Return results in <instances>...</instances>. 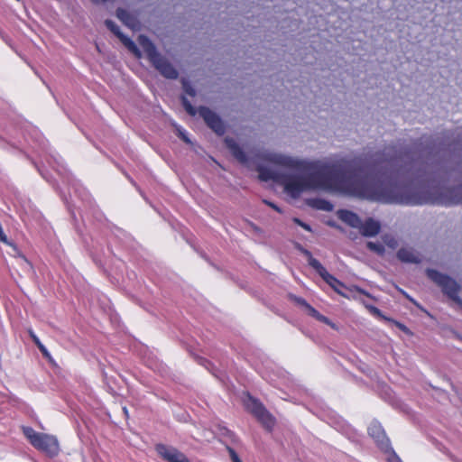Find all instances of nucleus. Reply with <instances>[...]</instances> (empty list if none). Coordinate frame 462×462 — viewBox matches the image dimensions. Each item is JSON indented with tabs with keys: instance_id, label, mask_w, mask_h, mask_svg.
Here are the masks:
<instances>
[{
	"instance_id": "f257e3e1",
	"label": "nucleus",
	"mask_w": 462,
	"mask_h": 462,
	"mask_svg": "<svg viewBox=\"0 0 462 462\" xmlns=\"http://www.w3.org/2000/svg\"><path fill=\"white\" fill-rule=\"evenodd\" d=\"M23 433L30 443L38 450L46 453L50 457H55L59 454V442L54 436L36 432L30 427L24 428Z\"/></svg>"
},
{
	"instance_id": "f03ea898",
	"label": "nucleus",
	"mask_w": 462,
	"mask_h": 462,
	"mask_svg": "<svg viewBox=\"0 0 462 462\" xmlns=\"http://www.w3.org/2000/svg\"><path fill=\"white\" fill-rule=\"evenodd\" d=\"M245 406L267 431H273L276 419L258 399L249 395Z\"/></svg>"
},
{
	"instance_id": "7ed1b4c3",
	"label": "nucleus",
	"mask_w": 462,
	"mask_h": 462,
	"mask_svg": "<svg viewBox=\"0 0 462 462\" xmlns=\"http://www.w3.org/2000/svg\"><path fill=\"white\" fill-rule=\"evenodd\" d=\"M149 60L154 68L166 79H175L179 73L177 69L164 57H162L156 50L155 46L149 42L145 48Z\"/></svg>"
},
{
	"instance_id": "20e7f679",
	"label": "nucleus",
	"mask_w": 462,
	"mask_h": 462,
	"mask_svg": "<svg viewBox=\"0 0 462 462\" xmlns=\"http://www.w3.org/2000/svg\"><path fill=\"white\" fill-rule=\"evenodd\" d=\"M427 275L432 282L438 284L442 291L451 300L457 302L460 301L458 298L459 285L455 280L433 269H428Z\"/></svg>"
},
{
	"instance_id": "39448f33",
	"label": "nucleus",
	"mask_w": 462,
	"mask_h": 462,
	"mask_svg": "<svg viewBox=\"0 0 462 462\" xmlns=\"http://www.w3.org/2000/svg\"><path fill=\"white\" fill-rule=\"evenodd\" d=\"M303 254L308 257L309 265L311 266L337 294L347 297L341 291L342 288H345V284L330 274L319 261L312 256V254L309 250L304 249Z\"/></svg>"
},
{
	"instance_id": "423d86ee",
	"label": "nucleus",
	"mask_w": 462,
	"mask_h": 462,
	"mask_svg": "<svg viewBox=\"0 0 462 462\" xmlns=\"http://www.w3.org/2000/svg\"><path fill=\"white\" fill-rule=\"evenodd\" d=\"M199 116L204 119L207 125L217 134H223L225 125L221 118L211 109L206 106H200L199 109Z\"/></svg>"
},
{
	"instance_id": "0eeeda50",
	"label": "nucleus",
	"mask_w": 462,
	"mask_h": 462,
	"mask_svg": "<svg viewBox=\"0 0 462 462\" xmlns=\"http://www.w3.org/2000/svg\"><path fill=\"white\" fill-rule=\"evenodd\" d=\"M367 430L380 449L387 451L390 448V440L379 422H372Z\"/></svg>"
},
{
	"instance_id": "6e6552de",
	"label": "nucleus",
	"mask_w": 462,
	"mask_h": 462,
	"mask_svg": "<svg viewBox=\"0 0 462 462\" xmlns=\"http://www.w3.org/2000/svg\"><path fill=\"white\" fill-rule=\"evenodd\" d=\"M155 450L161 457L168 462H189V458L175 448L157 444Z\"/></svg>"
},
{
	"instance_id": "1a4fd4ad",
	"label": "nucleus",
	"mask_w": 462,
	"mask_h": 462,
	"mask_svg": "<svg viewBox=\"0 0 462 462\" xmlns=\"http://www.w3.org/2000/svg\"><path fill=\"white\" fill-rule=\"evenodd\" d=\"M105 24L120 41L121 42L131 51L139 53L138 48L128 36L125 35L118 25H116L112 20H106Z\"/></svg>"
},
{
	"instance_id": "9d476101",
	"label": "nucleus",
	"mask_w": 462,
	"mask_h": 462,
	"mask_svg": "<svg viewBox=\"0 0 462 462\" xmlns=\"http://www.w3.org/2000/svg\"><path fill=\"white\" fill-rule=\"evenodd\" d=\"M396 256L398 260L405 263H420V254L411 247H402L398 250Z\"/></svg>"
},
{
	"instance_id": "9b49d317",
	"label": "nucleus",
	"mask_w": 462,
	"mask_h": 462,
	"mask_svg": "<svg viewBox=\"0 0 462 462\" xmlns=\"http://www.w3.org/2000/svg\"><path fill=\"white\" fill-rule=\"evenodd\" d=\"M358 229L362 236L371 237L376 236L380 232L381 225L378 221L369 217L364 223L361 221V225Z\"/></svg>"
},
{
	"instance_id": "f8f14e48",
	"label": "nucleus",
	"mask_w": 462,
	"mask_h": 462,
	"mask_svg": "<svg viewBox=\"0 0 462 462\" xmlns=\"http://www.w3.org/2000/svg\"><path fill=\"white\" fill-rule=\"evenodd\" d=\"M338 218L348 226L358 228L361 225V219L357 216V214L347 210V209H340L337 212Z\"/></svg>"
},
{
	"instance_id": "ddd939ff",
	"label": "nucleus",
	"mask_w": 462,
	"mask_h": 462,
	"mask_svg": "<svg viewBox=\"0 0 462 462\" xmlns=\"http://www.w3.org/2000/svg\"><path fill=\"white\" fill-rule=\"evenodd\" d=\"M259 173V179L263 181L273 180L280 184L282 174V172L272 171L266 167L260 166L257 169Z\"/></svg>"
},
{
	"instance_id": "4468645a",
	"label": "nucleus",
	"mask_w": 462,
	"mask_h": 462,
	"mask_svg": "<svg viewBox=\"0 0 462 462\" xmlns=\"http://www.w3.org/2000/svg\"><path fill=\"white\" fill-rule=\"evenodd\" d=\"M225 142L227 148L236 159H237L242 163H245L247 162L246 154L238 143H236L233 139L229 138H226Z\"/></svg>"
},
{
	"instance_id": "2eb2a0df",
	"label": "nucleus",
	"mask_w": 462,
	"mask_h": 462,
	"mask_svg": "<svg viewBox=\"0 0 462 462\" xmlns=\"http://www.w3.org/2000/svg\"><path fill=\"white\" fill-rule=\"evenodd\" d=\"M271 161L289 169H297L299 166V162L297 161L283 155H275L271 159Z\"/></svg>"
},
{
	"instance_id": "dca6fc26",
	"label": "nucleus",
	"mask_w": 462,
	"mask_h": 462,
	"mask_svg": "<svg viewBox=\"0 0 462 462\" xmlns=\"http://www.w3.org/2000/svg\"><path fill=\"white\" fill-rule=\"evenodd\" d=\"M314 208L317 209H321L325 211H332L333 210V205L329 201L323 199H317L312 201L311 204Z\"/></svg>"
},
{
	"instance_id": "f3484780",
	"label": "nucleus",
	"mask_w": 462,
	"mask_h": 462,
	"mask_svg": "<svg viewBox=\"0 0 462 462\" xmlns=\"http://www.w3.org/2000/svg\"><path fill=\"white\" fill-rule=\"evenodd\" d=\"M116 16L126 25H130V22L133 19L131 14L124 8L116 9Z\"/></svg>"
},
{
	"instance_id": "a211bd4d",
	"label": "nucleus",
	"mask_w": 462,
	"mask_h": 462,
	"mask_svg": "<svg viewBox=\"0 0 462 462\" xmlns=\"http://www.w3.org/2000/svg\"><path fill=\"white\" fill-rule=\"evenodd\" d=\"M366 247L372 252L376 253L378 255H383L385 249L384 245L380 243L367 242Z\"/></svg>"
},
{
	"instance_id": "6ab92c4d",
	"label": "nucleus",
	"mask_w": 462,
	"mask_h": 462,
	"mask_svg": "<svg viewBox=\"0 0 462 462\" xmlns=\"http://www.w3.org/2000/svg\"><path fill=\"white\" fill-rule=\"evenodd\" d=\"M383 244L391 249H395L398 246L397 239L389 234H386L382 236Z\"/></svg>"
},
{
	"instance_id": "aec40b11",
	"label": "nucleus",
	"mask_w": 462,
	"mask_h": 462,
	"mask_svg": "<svg viewBox=\"0 0 462 462\" xmlns=\"http://www.w3.org/2000/svg\"><path fill=\"white\" fill-rule=\"evenodd\" d=\"M181 104L184 107V109L187 111V113L192 116H194L197 114L196 108L191 105V103L188 100V98L185 96H181Z\"/></svg>"
},
{
	"instance_id": "412c9836",
	"label": "nucleus",
	"mask_w": 462,
	"mask_h": 462,
	"mask_svg": "<svg viewBox=\"0 0 462 462\" xmlns=\"http://www.w3.org/2000/svg\"><path fill=\"white\" fill-rule=\"evenodd\" d=\"M289 299L291 301H293L294 303H296L297 305L304 308L305 310L310 305V303H308V301L305 299H303L301 297H299V296H296V295H293V294H290L289 295Z\"/></svg>"
},
{
	"instance_id": "4be33fe9",
	"label": "nucleus",
	"mask_w": 462,
	"mask_h": 462,
	"mask_svg": "<svg viewBox=\"0 0 462 462\" xmlns=\"http://www.w3.org/2000/svg\"><path fill=\"white\" fill-rule=\"evenodd\" d=\"M182 88L184 92L189 95V97H195L196 90L186 80L182 81Z\"/></svg>"
},
{
	"instance_id": "5701e85b",
	"label": "nucleus",
	"mask_w": 462,
	"mask_h": 462,
	"mask_svg": "<svg viewBox=\"0 0 462 462\" xmlns=\"http://www.w3.org/2000/svg\"><path fill=\"white\" fill-rule=\"evenodd\" d=\"M365 308L369 310V312L376 317L385 319V317L383 315L382 311L374 305H367L365 304Z\"/></svg>"
},
{
	"instance_id": "b1692460",
	"label": "nucleus",
	"mask_w": 462,
	"mask_h": 462,
	"mask_svg": "<svg viewBox=\"0 0 462 462\" xmlns=\"http://www.w3.org/2000/svg\"><path fill=\"white\" fill-rule=\"evenodd\" d=\"M226 450L229 454V457H230L232 462H242V460L239 458L237 453L236 452V450L233 448L227 446Z\"/></svg>"
},
{
	"instance_id": "393cba45",
	"label": "nucleus",
	"mask_w": 462,
	"mask_h": 462,
	"mask_svg": "<svg viewBox=\"0 0 462 462\" xmlns=\"http://www.w3.org/2000/svg\"><path fill=\"white\" fill-rule=\"evenodd\" d=\"M317 320L323 322L332 328L335 327V325L330 321V319L326 316L322 315L321 313H319V315L318 316Z\"/></svg>"
},
{
	"instance_id": "a878e982",
	"label": "nucleus",
	"mask_w": 462,
	"mask_h": 462,
	"mask_svg": "<svg viewBox=\"0 0 462 462\" xmlns=\"http://www.w3.org/2000/svg\"><path fill=\"white\" fill-rule=\"evenodd\" d=\"M306 310L308 311V314L310 316H311L312 318H314L316 319H317L318 316L319 315V312L315 308H313L310 304L307 307Z\"/></svg>"
},
{
	"instance_id": "bb28decb",
	"label": "nucleus",
	"mask_w": 462,
	"mask_h": 462,
	"mask_svg": "<svg viewBox=\"0 0 462 462\" xmlns=\"http://www.w3.org/2000/svg\"><path fill=\"white\" fill-rule=\"evenodd\" d=\"M294 222H295L296 224H298L299 226H300L301 227H303L305 230H307V231H311V228H310V225H308V224H306V223L302 222L300 219H299V218H294Z\"/></svg>"
},
{
	"instance_id": "cd10ccee",
	"label": "nucleus",
	"mask_w": 462,
	"mask_h": 462,
	"mask_svg": "<svg viewBox=\"0 0 462 462\" xmlns=\"http://www.w3.org/2000/svg\"><path fill=\"white\" fill-rule=\"evenodd\" d=\"M28 334L35 345H37L39 342H41V340L35 335V333L33 332V330L32 328L28 329Z\"/></svg>"
},
{
	"instance_id": "c85d7f7f",
	"label": "nucleus",
	"mask_w": 462,
	"mask_h": 462,
	"mask_svg": "<svg viewBox=\"0 0 462 462\" xmlns=\"http://www.w3.org/2000/svg\"><path fill=\"white\" fill-rule=\"evenodd\" d=\"M263 202L268 205L270 208H273L275 211L279 212V213H282V209L276 205L274 204L273 202H271V201H268V200H263Z\"/></svg>"
},
{
	"instance_id": "c756f323",
	"label": "nucleus",
	"mask_w": 462,
	"mask_h": 462,
	"mask_svg": "<svg viewBox=\"0 0 462 462\" xmlns=\"http://www.w3.org/2000/svg\"><path fill=\"white\" fill-rule=\"evenodd\" d=\"M36 346L38 347V349L40 350V352L42 354V356L46 355L49 353L48 349L45 347V346L42 343V342H39Z\"/></svg>"
},
{
	"instance_id": "7c9ffc66",
	"label": "nucleus",
	"mask_w": 462,
	"mask_h": 462,
	"mask_svg": "<svg viewBox=\"0 0 462 462\" xmlns=\"http://www.w3.org/2000/svg\"><path fill=\"white\" fill-rule=\"evenodd\" d=\"M36 346L38 347V349L40 350V352L42 354V356L46 355L49 353L48 349L45 347V346L42 343V342H39Z\"/></svg>"
},
{
	"instance_id": "2f4dec72",
	"label": "nucleus",
	"mask_w": 462,
	"mask_h": 462,
	"mask_svg": "<svg viewBox=\"0 0 462 462\" xmlns=\"http://www.w3.org/2000/svg\"><path fill=\"white\" fill-rule=\"evenodd\" d=\"M179 135H180V138H181L185 143H190L189 139V138L187 137V135H186V134H184L183 133L180 132V134H179Z\"/></svg>"
},
{
	"instance_id": "473e14b6",
	"label": "nucleus",
	"mask_w": 462,
	"mask_h": 462,
	"mask_svg": "<svg viewBox=\"0 0 462 462\" xmlns=\"http://www.w3.org/2000/svg\"><path fill=\"white\" fill-rule=\"evenodd\" d=\"M45 358H47L50 362H52V356H51L50 352L43 356Z\"/></svg>"
},
{
	"instance_id": "72a5a7b5",
	"label": "nucleus",
	"mask_w": 462,
	"mask_h": 462,
	"mask_svg": "<svg viewBox=\"0 0 462 462\" xmlns=\"http://www.w3.org/2000/svg\"><path fill=\"white\" fill-rule=\"evenodd\" d=\"M45 358H47L50 362H52V356H51L50 352L43 356Z\"/></svg>"
},
{
	"instance_id": "f704fd0d",
	"label": "nucleus",
	"mask_w": 462,
	"mask_h": 462,
	"mask_svg": "<svg viewBox=\"0 0 462 462\" xmlns=\"http://www.w3.org/2000/svg\"><path fill=\"white\" fill-rule=\"evenodd\" d=\"M358 291H359L360 293H363V294H365V295L368 296V297L370 296V295H369V293L365 292V291L364 290H362V289H358Z\"/></svg>"
},
{
	"instance_id": "c9c22d12",
	"label": "nucleus",
	"mask_w": 462,
	"mask_h": 462,
	"mask_svg": "<svg viewBox=\"0 0 462 462\" xmlns=\"http://www.w3.org/2000/svg\"><path fill=\"white\" fill-rule=\"evenodd\" d=\"M124 411H125V413H127L126 408H124Z\"/></svg>"
}]
</instances>
